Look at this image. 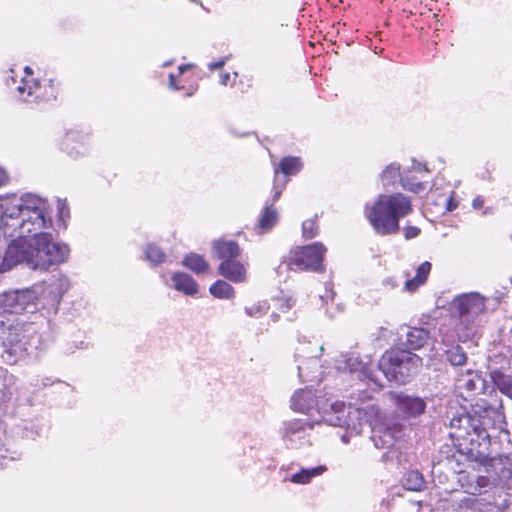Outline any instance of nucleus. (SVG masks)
Here are the masks:
<instances>
[{
    "label": "nucleus",
    "instance_id": "f257e3e1",
    "mask_svg": "<svg viewBox=\"0 0 512 512\" xmlns=\"http://www.w3.org/2000/svg\"><path fill=\"white\" fill-rule=\"evenodd\" d=\"M1 218L6 227L13 229L11 235H15V239L8 244L0 260V273L19 264H25L32 270L47 271L68 260V245L55 242L51 233L43 231L52 225L50 213L2 214Z\"/></svg>",
    "mask_w": 512,
    "mask_h": 512
},
{
    "label": "nucleus",
    "instance_id": "f03ea898",
    "mask_svg": "<svg viewBox=\"0 0 512 512\" xmlns=\"http://www.w3.org/2000/svg\"><path fill=\"white\" fill-rule=\"evenodd\" d=\"M449 420V437L460 449L464 447L467 454L473 456L482 444L490 442L489 428L501 429L504 424V412L501 400L489 403L478 399L471 405L470 412L454 414L446 417ZM462 453V450H459Z\"/></svg>",
    "mask_w": 512,
    "mask_h": 512
},
{
    "label": "nucleus",
    "instance_id": "7ed1b4c3",
    "mask_svg": "<svg viewBox=\"0 0 512 512\" xmlns=\"http://www.w3.org/2000/svg\"><path fill=\"white\" fill-rule=\"evenodd\" d=\"M291 407L294 411L306 414L316 409L322 413V419L328 425L345 427L356 434L361 433L364 425L372 426L379 416V408L372 400L363 402L360 406L356 403L346 405L341 401H334L328 407L320 406L311 389L296 391L291 398Z\"/></svg>",
    "mask_w": 512,
    "mask_h": 512
},
{
    "label": "nucleus",
    "instance_id": "20e7f679",
    "mask_svg": "<svg viewBox=\"0 0 512 512\" xmlns=\"http://www.w3.org/2000/svg\"><path fill=\"white\" fill-rule=\"evenodd\" d=\"M48 325L28 322L21 318L0 319V358L9 365H15L27 356L36 354L46 347L41 329Z\"/></svg>",
    "mask_w": 512,
    "mask_h": 512
},
{
    "label": "nucleus",
    "instance_id": "39448f33",
    "mask_svg": "<svg viewBox=\"0 0 512 512\" xmlns=\"http://www.w3.org/2000/svg\"><path fill=\"white\" fill-rule=\"evenodd\" d=\"M412 212L411 200L402 193L379 195L372 207L366 208L374 231L381 236L396 234L400 230L399 221Z\"/></svg>",
    "mask_w": 512,
    "mask_h": 512
},
{
    "label": "nucleus",
    "instance_id": "423d86ee",
    "mask_svg": "<svg viewBox=\"0 0 512 512\" xmlns=\"http://www.w3.org/2000/svg\"><path fill=\"white\" fill-rule=\"evenodd\" d=\"M487 298L478 292L457 295L450 304L452 314L458 318L456 326L458 337L466 341L475 333V321L486 312Z\"/></svg>",
    "mask_w": 512,
    "mask_h": 512
},
{
    "label": "nucleus",
    "instance_id": "0eeeda50",
    "mask_svg": "<svg viewBox=\"0 0 512 512\" xmlns=\"http://www.w3.org/2000/svg\"><path fill=\"white\" fill-rule=\"evenodd\" d=\"M422 358L405 349H390L378 362V368L389 381L406 384L417 374L422 366Z\"/></svg>",
    "mask_w": 512,
    "mask_h": 512
},
{
    "label": "nucleus",
    "instance_id": "6e6552de",
    "mask_svg": "<svg viewBox=\"0 0 512 512\" xmlns=\"http://www.w3.org/2000/svg\"><path fill=\"white\" fill-rule=\"evenodd\" d=\"M0 204L4 216H15L22 212L49 213V205L46 199L32 193H26L20 198L12 197L2 200Z\"/></svg>",
    "mask_w": 512,
    "mask_h": 512
},
{
    "label": "nucleus",
    "instance_id": "1a4fd4ad",
    "mask_svg": "<svg viewBox=\"0 0 512 512\" xmlns=\"http://www.w3.org/2000/svg\"><path fill=\"white\" fill-rule=\"evenodd\" d=\"M37 295L32 289L10 290L0 293V314H18L36 308Z\"/></svg>",
    "mask_w": 512,
    "mask_h": 512
},
{
    "label": "nucleus",
    "instance_id": "9d476101",
    "mask_svg": "<svg viewBox=\"0 0 512 512\" xmlns=\"http://www.w3.org/2000/svg\"><path fill=\"white\" fill-rule=\"evenodd\" d=\"M325 252L326 248L320 242L303 246L295 252L290 265L296 266L299 270L321 272L324 270L323 257Z\"/></svg>",
    "mask_w": 512,
    "mask_h": 512
},
{
    "label": "nucleus",
    "instance_id": "9b49d317",
    "mask_svg": "<svg viewBox=\"0 0 512 512\" xmlns=\"http://www.w3.org/2000/svg\"><path fill=\"white\" fill-rule=\"evenodd\" d=\"M403 435L400 423L380 424L372 428L371 440L378 449H390Z\"/></svg>",
    "mask_w": 512,
    "mask_h": 512
},
{
    "label": "nucleus",
    "instance_id": "f8f14e48",
    "mask_svg": "<svg viewBox=\"0 0 512 512\" xmlns=\"http://www.w3.org/2000/svg\"><path fill=\"white\" fill-rule=\"evenodd\" d=\"M50 92L42 91L43 87L38 81H30L22 79L21 84L17 87L18 97L20 100L28 103L48 101L56 98L55 90L52 85V80L49 81Z\"/></svg>",
    "mask_w": 512,
    "mask_h": 512
},
{
    "label": "nucleus",
    "instance_id": "ddd939ff",
    "mask_svg": "<svg viewBox=\"0 0 512 512\" xmlns=\"http://www.w3.org/2000/svg\"><path fill=\"white\" fill-rule=\"evenodd\" d=\"M487 466L497 476L499 484L512 491V452L491 457Z\"/></svg>",
    "mask_w": 512,
    "mask_h": 512
},
{
    "label": "nucleus",
    "instance_id": "4468645a",
    "mask_svg": "<svg viewBox=\"0 0 512 512\" xmlns=\"http://www.w3.org/2000/svg\"><path fill=\"white\" fill-rule=\"evenodd\" d=\"M392 399L397 409L408 417H416L425 412L426 402L419 396L399 392L392 393Z\"/></svg>",
    "mask_w": 512,
    "mask_h": 512
},
{
    "label": "nucleus",
    "instance_id": "2eb2a0df",
    "mask_svg": "<svg viewBox=\"0 0 512 512\" xmlns=\"http://www.w3.org/2000/svg\"><path fill=\"white\" fill-rule=\"evenodd\" d=\"M218 272L221 276L234 283L244 282L246 279V269L237 259L221 261Z\"/></svg>",
    "mask_w": 512,
    "mask_h": 512
},
{
    "label": "nucleus",
    "instance_id": "dca6fc26",
    "mask_svg": "<svg viewBox=\"0 0 512 512\" xmlns=\"http://www.w3.org/2000/svg\"><path fill=\"white\" fill-rule=\"evenodd\" d=\"M457 386L460 389H465L469 393H485L487 389L486 380L478 372L467 371L457 379Z\"/></svg>",
    "mask_w": 512,
    "mask_h": 512
},
{
    "label": "nucleus",
    "instance_id": "f3484780",
    "mask_svg": "<svg viewBox=\"0 0 512 512\" xmlns=\"http://www.w3.org/2000/svg\"><path fill=\"white\" fill-rule=\"evenodd\" d=\"M213 254L222 261L234 260L241 255V248L233 240H215L212 244Z\"/></svg>",
    "mask_w": 512,
    "mask_h": 512
},
{
    "label": "nucleus",
    "instance_id": "a211bd4d",
    "mask_svg": "<svg viewBox=\"0 0 512 512\" xmlns=\"http://www.w3.org/2000/svg\"><path fill=\"white\" fill-rule=\"evenodd\" d=\"M307 428L311 429L308 422L301 419H294L284 423L282 428V435L286 441H289L293 446L296 440L305 438Z\"/></svg>",
    "mask_w": 512,
    "mask_h": 512
},
{
    "label": "nucleus",
    "instance_id": "6ab92c4d",
    "mask_svg": "<svg viewBox=\"0 0 512 512\" xmlns=\"http://www.w3.org/2000/svg\"><path fill=\"white\" fill-rule=\"evenodd\" d=\"M481 507V501L468 493L454 496L450 501V508L454 512H481Z\"/></svg>",
    "mask_w": 512,
    "mask_h": 512
},
{
    "label": "nucleus",
    "instance_id": "aec40b11",
    "mask_svg": "<svg viewBox=\"0 0 512 512\" xmlns=\"http://www.w3.org/2000/svg\"><path fill=\"white\" fill-rule=\"evenodd\" d=\"M489 376L494 386L504 395L512 399V375L505 367L490 368Z\"/></svg>",
    "mask_w": 512,
    "mask_h": 512
},
{
    "label": "nucleus",
    "instance_id": "412c9836",
    "mask_svg": "<svg viewBox=\"0 0 512 512\" xmlns=\"http://www.w3.org/2000/svg\"><path fill=\"white\" fill-rule=\"evenodd\" d=\"M429 339V330L421 327H409L403 344L409 350H419L428 343Z\"/></svg>",
    "mask_w": 512,
    "mask_h": 512
},
{
    "label": "nucleus",
    "instance_id": "4be33fe9",
    "mask_svg": "<svg viewBox=\"0 0 512 512\" xmlns=\"http://www.w3.org/2000/svg\"><path fill=\"white\" fill-rule=\"evenodd\" d=\"M462 488L465 489V493L472 495H481L490 488L491 482L487 476H463L460 478Z\"/></svg>",
    "mask_w": 512,
    "mask_h": 512
},
{
    "label": "nucleus",
    "instance_id": "5701e85b",
    "mask_svg": "<svg viewBox=\"0 0 512 512\" xmlns=\"http://www.w3.org/2000/svg\"><path fill=\"white\" fill-rule=\"evenodd\" d=\"M173 287L186 295L193 296L198 293L197 282L184 272H176L172 275Z\"/></svg>",
    "mask_w": 512,
    "mask_h": 512
},
{
    "label": "nucleus",
    "instance_id": "b1692460",
    "mask_svg": "<svg viewBox=\"0 0 512 512\" xmlns=\"http://www.w3.org/2000/svg\"><path fill=\"white\" fill-rule=\"evenodd\" d=\"M16 377L8 370L0 367V406L12 399Z\"/></svg>",
    "mask_w": 512,
    "mask_h": 512
},
{
    "label": "nucleus",
    "instance_id": "393cba45",
    "mask_svg": "<svg viewBox=\"0 0 512 512\" xmlns=\"http://www.w3.org/2000/svg\"><path fill=\"white\" fill-rule=\"evenodd\" d=\"M278 221V212L272 204L266 203L259 216L257 228L260 233L270 231Z\"/></svg>",
    "mask_w": 512,
    "mask_h": 512
},
{
    "label": "nucleus",
    "instance_id": "a878e982",
    "mask_svg": "<svg viewBox=\"0 0 512 512\" xmlns=\"http://www.w3.org/2000/svg\"><path fill=\"white\" fill-rule=\"evenodd\" d=\"M431 267L432 265L428 261H425L421 265H419L416 270L415 277L412 279H408L405 282V289L409 292H414L421 285H423L427 280V277L431 271Z\"/></svg>",
    "mask_w": 512,
    "mask_h": 512
},
{
    "label": "nucleus",
    "instance_id": "bb28decb",
    "mask_svg": "<svg viewBox=\"0 0 512 512\" xmlns=\"http://www.w3.org/2000/svg\"><path fill=\"white\" fill-rule=\"evenodd\" d=\"M318 368L319 360L317 359V357H310L298 364V376L303 382L313 381L317 378V376L314 375V372H316Z\"/></svg>",
    "mask_w": 512,
    "mask_h": 512
},
{
    "label": "nucleus",
    "instance_id": "cd10ccee",
    "mask_svg": "<svg viewBox=\"0 0 512 512\" xmlns=\"http://www.w3.org/2000/svg\"><path fill=\"white\" fill-rule=\"evenodd\" d=\"M182 265L196 274L203 273L209 268L203 256L196 253L186 255L182 260Z\"/></svg>",
    "mask_w": 512,
    "mask_h": 512
},
{
    "label": "nucleus",
    "instance_id": "c85d7f7f",
    "mask_svg": "<svg viewBox=\"0 0 512 512\" xmlns=\"http://www.w3.org/2000/svg\"><path fill=\"white\" fill-rule=\"evenodd\" d=\"M425 479L417 470H411L406 473L403 479V487L409 491H421L425 488Z\"/></svg>",
    "mask_w": 512,
    "mask_h": 512
},
{
    "label": "nucleus",
    "instance_id": "c756f323",
    "mask_svg": "<svg viewBox=\"0 0 512 512\" xmlns=\"http://www.w3.org/2000/svg\"><path fill=\"white\" fill-rule=\"evenodd\" d=\"M446 360L453 366H462L467 362V355L460 345H452L445 350Z\"/></svg>",
    "mask_w": 512,
    "mask_h": 512
},
{
    "label": "nucleus",
    "instance_id": "7c9ffc66",
    "mask_svg": "<svg viewBox=\"0 0 512 512\" xmlns=\"http://www.w3.org/2000/svg\"><path fill=\"white\" fill-rule=\"evenodd\" d=\"M326 470L325 466H318L314 468H302L299 472L295 473L291 477L293 483L306 484L310 482L313 477L322 474Z\"/></svg>",
    "mask_w": 512,
    "mask_h": 512
},
{
    "label": "nucleus",
    "instance_id": "2f4dec72",
    "mask_svg": "<svg viewBox=\"0 0 512 512\" xmlns=\"http://www.w3.org/2000/svg\"><path fill=\"white\" fill-rule=\"evenodd\" d=\"M209 291L214 297L220 299H230L235 294L234 288L224 280L214 282L210 286Z\"/></svg>",
    "mask_w": 512,
    "mask_h": 512
},
{
    "label": "nucleus",
    "instance_id": "473e14b6",
    "mask_svg": "<svg viewBox=\"0 0 512 512\" xmlns=\"http://www.w3.org/2000/svg\"><path fill=\"white\" fill-rule=\"evenodd\" d=\"M401 178L403 176L400 172V165L397 163L389 164L381 174V181L385 187L395 184L398 179L401 181Z\"/></svg>",
    "mask_w": 512,
    "mask_h": 512
},
{
    "label": "nucleus",
    "instance_id": "72a5a7b5",
    "mask_svg": "<svg viewBox=\"0 0 512 512\" xmlns=\"http://www.w3.org/2000/svg\"><path fill=\"white\" fill-rule=\"evenodd\" d=\"M302 167V163L298 157H284L279 163V169L285 175H295Z\"/></svg>",
    "mask_w": 512,
    "mask_h": 512
},
{
    "label": "nucleus",
    "instance_id": "f704fd0d",
    "mask_svg": "<svg viewBox=\"0 0 512 512\" xmlns=\"http://www.w3.org/2000/svg\"><path fill=\"white\" fill-rule=\"evenodd\" d=\"M144 253L146 260L153 266L160 265L166 260V254L154 244H148Z\"/></svg>",
    "mask_w": 512,
    "mask_h": 512
},
{
    "label": "nucleus",
    "instance_id": "c9c22d12",
    "mask_svg": "<svg viewBox=\"0 0 512 512\" xmlns=\"http://www.w3.org/2000/svg\"><path fill=\"white\" fill-rule=\"evenodd\" d=\"M69 286L68 278L61 275L50 283V293L53 294L55 298L60 299L67 292Z\"/></svg>",
    "mask_w": 512,
    "mask_h": 512
},
{
    "label": "nucleus",
    "instance_id": "e433bc0d",
    "mask_svg": "<svg viewBox=\"0 0 512 512\" xmlns=\"http://www.w3.org/2000/svg\"><path fill=\"white\" fill-rule=\"evenodd\" d=\"M345 363L351 372L361 371L368 379L376 382L372 372L361 361H359L357 357L351 355L345 360Z\"/></svg>",
    "mask_w": 512,
    "mask_h": 512
},
{
    "label": "nucleus",
    "instance_id": "4c0bfd02",
    "mask_svg": "<svg viewBox=\"0 0 512 512\" xmlns=\"http://www.w3.org/2000/svg\"><path fill=\"white\" fill-rule=\"evenodd\" d=\"M302 234L305 239H312L318 234L316 219H307L302 223Z\"/></svg>",
    "mask_w": 512,
    "mask_h": 512
},
{
    "label": "nucleus",
    "instance_id": "58836bf2",
    "mask_svg": "<svg viewBox=\"0 0 512 512\" xmlns=\"http://www.w3.org/2000/svg\"><path fill=\"white\" fill-rule=\"evenodd\" d=\"M401 185L405 190L411 191L413 193H419L425 189L423 183L412 181L407 177L401 178Z\"/></svg>",
    "mask_w": 512,
    "mask_h": 512
},
{
    "label": "nucleus",
    "instance_id": "ea45409f",
    "mask_svg": "<svg viewBox=\"0 0 512 512\" xmlns=\"http://www.w3.org/2000/svg\"><path fill=\"white\" fill-rule=\"evenodd\" d=\"M267 307L264 304H256L251 307H246L245 312L250 317H259L266 313Z\"/></svg>",
    "mask_w": 512,
    "mask_h": 512
},
{
    "label": "nucleus",
    "instance_id": "a19ab883",
    "mask_svg": "<svg viewBox=\"0 0 512 512\" xmlns=\"http://www.w3.org/2000/svg\"><path fill=\"white\" fill-rule=\"evenodd\" d=\"M420 234V229L416 226H408L404 229V236L406 239H413Z\"/></svg>",
    "mask_w": 512,
    "mask_h": 512
},
{
    "label": "nucleus",
    "instance_id": "79ce46f5",
    "mask_svg": "<svg viewBox=\"0 0 512 512\" xmlns=\"http://www.w3.org/2000/svg\"><path fill=\"white\" fill-rule=\"evenodd\" d=\"M58 212L61 219H64V217L69 216V208L67 207L65 202L59 201Z\"/></svg>",
    "mask_w": 512,
    "mask_h": 512
},
{
    "label": "nucleus",
    "instance_id": "37998d69",
    "mask_svg": "<svg viewBox=\"0 0 512 512\" xmlns=\"http://www.w3.org/2000/svg\"><path fill=\"white\" fill-rule=\"evenodd\" d=\"M458 206V203L457 201L452 197L450 196L447 200H446V209L447 211H453L454 209H456Z\"/></svg>",
    "mask_w": 512,
    "mask_h": 512
},
{
    "label": "nucleus",
    "instance_id": "c03bdc74",
    "mask_svg": "<svg viewBox=\"0 0 512 512\" xmlns=\"http://www.w3.org/2000/svg\"><path fill=\"white\" fill-rule=\"evenodd\" d=\"M383 285L391 289L398 287V283L395 281L393 277L385 278L383 280Z\"/></svg>",
    "mask_w": 512,
    "mask_h": 512
},
{
    "label": "nucleus",
    "instance_id": "a18cd8bd",
    "mask_svg": "<svg viewBox=\"0 0 512 512\" xmlns=\"http://www.w3.org/2000/svg\"><path fill=\"white\" fill-rule=\"evenodd\" d=\"M225 64V60L224 59H221L219 61H216V62H211L208 64V68L213 71V70H217V69H220L224 66Z\"/></svg>",
    "mask_w": 512,
    "mask_h": 512
},
{
    "label": "nucleus",
    "instance_id": "49530a36",
    "mask_svg": "<svg viewBox=\"0 0 512 512\" xmlns=\"http://www.w3.org/2000/svg\"><path fill=\"white\" fill-rule=\"evenodd\" d=\"M281 193H282V188L274 186V194L272 196V200H271V203H270V204H272V206L280 198Z\"/></svg>",
    "mask_w": 512,
    "mask_h": 512
},
{
    "label": "nucleus",
    "instance_id": "de8ad7c7",
    "mask_svg": "<svg viewBox=\"0 0 512 512\" xmlns=\"http://www.w3.org/2000/svg\"><path fill=\"white\" fill-rule=\"evenodd\" d=\"M169 87L173 90H180L181 88L177 85L174 74L169 75Z\"/></svg>",
    "mask_w": 512,
    "mask_h": 512
},
{
    "label": "nucleus",
    "instance_id": "09e8293b",
    "mask_svg": "<svg viewBox=\"0 0 512 512\" xmlns=\"http://www.w3.org/2000/svg\"><path fill=\"white\" fill-rule=\"evenodd\" d=\"M413 169L416 171H422V170L427 171L428 170L425 164H422V163H419L416 161H414Z\"/></svg>",
    "mask_w": 512,
    "mask_h": 512
},
{
    "label": "nucleus",
    "instance_id": "8fccbe9b",
    "mask_svg": "<svg viewBox=\"0 0 512 512\" xmlns=\"http://www.w3.org/2000/svg\"><path fill=\"white\" fill-rule=\"evenodd\" d=\"M229 80H230V74L229 73L221 74V76H220V83L222 85H227Z\"/></svg>",
    "mask_w": 512,
    "mask_h": 512
},
{
    "label": "nucleus",
    "instance_id": "3c124183",
    "mask_svg": "<svg viewBox=\"0 0 512 512\" xmlns=\"http://www.w3.org/2000/svg\"><path fill=\"white\" fill-rule=\"evenodd\" d=\"M483 203V200L480 197H477L473 200L472 205L475 209H478L483 206Z\"/></svg>",
    "mask_w": 512,
    "mask_h": 512
},
{
    "label": "nucleus",
    "instance_id": "603ef678",
    "mask_svg": "<svg viewBox=\"0 0 512 512\" xmlns=\"http://www.w3.org/2000/svg\"><path fill=\"white\" fill-rule=\"evenodd\" d=\"M7 179L6 173L3 169L0 168V186H2Z\"/></svg>",
    "mask_w": 512,
    "mask_h": 512
},
{
    "label": "nucleus",
    "instance_id": "864d4df0",
    "mask_svg": "<svg viewBox=\"0 0 512 512\" xmlns=\"http://www.w3.org/2000/svg\"><path fill=\"white\" fill-rule=\"evenodd\" d=\"M189 68V65H180L179 72L182 74Z\"/></svg>",
    "mask_w": 512,
    "mask_h": 512
},
{
    "label": "nucleus",
    "instance_id": "5fc2aeb1",
    "mask_svg": "<svg viewBox=\"0 0 512 512\" xmlns=\"http://www.w3.org/2000/svg\"><path fill=\"white\" fill-rule=\"evenodd\" d=\"M24 71H25V73L27 75H32L33 74L32 69L30 67H28V66L25 67Z\"/></svg>",
    "mask_w": 512,
    "mask_h": 512
},
{
    "label": "nucleus",
    "instance_id": "6e6d98bb",
    "mask_svg": "<svg viewBox=\"0 0 512 512\" xmlns=\"http://www.w3.org/2000/svg\"><path fill=\"white\" fill-rule=\"evenodd\" d=\"M326 290H327V292L328 291L331 292V300H333L334 292L330 289V284L326 285Z\"/></svg>",
    "mask_w": 512,
    "mask_h": 512
},
{
    "label": "nucleus",
    "instance_id": "4d7b16f0",
    "mask_svg": "<svg viewBox=\"0 0 512 512\" xmlns=\"http://www.w3.org/2000/svg\"><path fill=\"white\" fill-rule=\"evenodd\" d=\"M72 139H73L72 134H67V137H66V146H67V147H68V142H69L70 140H72Z\"/></svg>",
    "mask_w": 512,
    "mask_h": 512
},
{
    "label": "nucleus",
    "instance_id": "13d9d810",
    "mask_svg": "<svg viewBox=\"0 0 512 512\" xmlns=\"http://www.w3.org/2000/svg\"><path fill=\"white\" fill-rule=\"evenodd\" d=\"M272 319H273V321H277V319H278V315H277V314H275V313H273V314H272Z\"/></svg>",
    "mask_w": 512,
    "mask_h": 512
},
{
    "label": "nucleus",
    "instance_id": "bf43d9fd",
    "mask_svg": "<svg viewBox=\"0 0 512 512\" xmlns=\"http://www.w3.org/2000/svg\"><path fill=\"white\" fill-rule=\"evenodd\" d=\"M290 308H291V305L288 303V304L286 305V309L288 310V309H290Z\"/></svg>",
    "mask_w": 512,
    "mask_h": 512
},
{
    "label": "nucleus",
    "instance_id": "052dcab7",
    "mask_svg": "<svg viewBox=\"0 0 512 512\" xmlns=\"http://www.w3.org/2000/svg\"><path fill=\"white\" fill-rule=\"evenodd\" d=\"M291 261L288 263V266L290 267V270H293V267H291L292 265H290Z\"/></svg>",
    "mask_w": 512,
    "mask_h": 512
}]
</instances>
